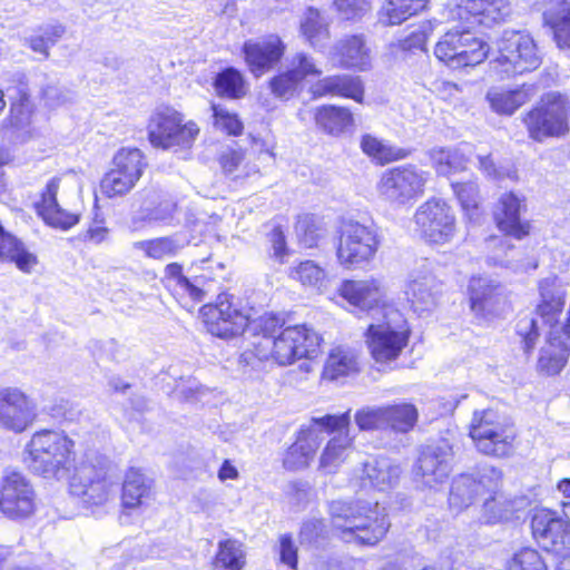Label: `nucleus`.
Instances as JSON below:
<instances>
[{"label": "nucleus", "instance_id": "nucleus-9", "mask_svg": "<svg viewBox=\"0 0 570 570\" xmlns=\"http://www.w3.org/2000/svg\"><path fill=\"white\" fill-rule=\"evenodd\" d=\"M147 130L154 147L175 153L190 148L199 134L197 124L184 122V116L169 106H159L153 111Z\"/></svg>", "mask_w": 570, "mask_h": 570}, {"label": "nucleus", "instance_id": "nucleus-4", "mask_svg": "<svg viewBox=\"0 0 570 570\" xmlns=\"http://www.w3.org/2000/svg\"><path fill=\"white\" fill-rule=\"evenodd\" d=\"M204 309L208 332L222 338L236 336L249 327L261 335L257 338L259 341L267 336H277L276 332L283 326V322L274 314L265 313L252 318L249 314L235 306L226 294L219 295L216 304L207 305Z\"/></svg>", "mask_w": 570, "mask_h": 570}, {"label": "nucleus", "instance_id": "nucleus-20", "mask_svg": "<svg viewBox=\"0 0 570 570\" xmlns=\"http://www.w3.org/2000/svg\"><path fill=\"white\" fill-rule=\"evenodd\" d=\"M338 294L350 305L361 311L381 309L383 314L386 308H393L387 305V289L381 278L344 281L338 288Z\"/></svg>", "mask_w": 570, "mask_h": 570}, {"label": "nucleus", "instance_id": "nucleus-63", "mask_svg": "<svg viewBox=\"0 0 570 570\" xmlns=\"http://www.w3.org/2000/svg\"><path fill=\"white\" fill-rule=\"evenodd\" d=\"M175 213L176 204L166 199L160 202L159 205L149 213V218L151 220L169 224L174 219Z\"/></svg>", "mask_w": 570, "mask_h": 570}, {"label": "nucleus", "instance_id": "nucleus-6", "mask_svg": "<svg viewBox=\"0 0 570 570\" xmlns=\"http://www.w3.org/2000/svg\"><path fill=\"white\" fill-rule=\"evenodd\" d=\"M321 337L306 325L283 328L277 336H267L253 343L254 354L262 361L273 360L281 366L291 365L297 360L313 357Z\"/></svg>", "mask_w": 570, "mask_h": 570}, {"label": "nucleus", "instance_id": "nucleus-16", "mask_svg": "<svg viewBox=\"0 0 570 570\" xmlns=\"http://www.w3.org/2000/svg\"><path fill=\"white\" fill-rule=\"evenodd\" d=\"M562 514L538 509L531 519L532 533L538 544L554 554L570 550V501L562 503Z\"/></svg>", "mask_w": 570, "mask_h": 570}, {"label": "nucleus", "instance_id": "nucleus-10", "mask_svg": "<svg viewBox=\"0 0 570 570\" xmlns=\"http://www.w3.org/2000/svg\"><path fill=\"white\" fill-rule=\"evenodd\" d=\"M570 104L559 92H548L524 116L529 137L542 142L548 138L563 137L569 132Z\"/></svg>", "mask_w": 570, "mask_h": 570}, {"label": "nucleus", "instance_id": "nucleus-37", "mask_svg": "<svg viewBox=\"0 0 570 570\" xmlns=\"http://www.w3.org/2000/svg\"><path fill=\"white\" fill-rule=\"evenodd\" d=\"M533 86H521L514 90L492 88L487 94L491 108L502 115H512L518 108L531 99Z\"/></svg>", "mask_w": 570, "mask_h": 570}, {"label": "nucleus", "instance_id": "nucleus-33", "mask_svg": "<svg viewBox=\"0 0 570 570\" xmlns=\"http://www.w3.org/2000/svg\"><path fill=\"white\" fill-rule=\"evenodd\" d=\"M335 51L345 68L365 71L372 66L371 50L363 36L353 35L341 39L335 46Z\"/></svg>", "mask_w": 570, "mask_h": 570}, {"label": "nucleus", "instance_id": "nucleus-50", "mask_svg": "<svg viewBox=\"0 0 570 570\" xmlns=\"http://www.w3.org/2000/svg\"><path fill=\"white\" fill-rule=\"evenodd\" d=\"M452 189L469 220L478 222L480 218L478 185L474 181L452 183Z\"/></svg>", "mask_w": 570, "mask_h": 570}, {"label": "nucleus", "instance_id": "nucleus-17", "mask_svg": "<svg viewBox=\"0 0 570 570\" xmlns=\"http://www.w3.org/2000/svg\"><path fill=\"white\" fill-rule=\"evenodd\" d=\"M511 13L508 0H455L444 10L450 21L491 26L503 21Z\"/></svg>", "mask_w": 570, "mask_h": 570}, {"label": "nucleus", "instance_id": "nucleus-46", "mask_svg": "<svg viewBox=\"0 0 570 570\" xmlns=\"http://www.w3.org/2000/svg\"><path fill=\"white\" fill-rule=\"evenodd\" d=\"M245 564V553L236 540L220 541L213 562V570H240Z\"/></svg>", "mask_w": 570, "mask_h": 570}, {"label": "nucleus", "instance_id": "nucleus-52", "mask_svg": "<svg viewBox=\"0 0 570 570\" xmlns=\"http://www.w3.org/2000/svg\"><path fill=\"white\" fill-rule=\"evenodd\" d=\"M360 145L364 154L382 164L403 157L400 149H394L383 140L370 134L362 136Z\"/></svg>", "mask_w": 570, "mask_h": 570}, {"label": "nucleus", "instance_id": "nucleus-7", "mask_svg": "<svg viewBox=\"0 0 570 570\" xmlns=\"http://www.w3.org/2000/svg\"><path fill=\"white\" fill-rule=\"evenodd\" d=\"M411 330L404 315L396 308H386L382 318L370 324L366 344L376 363L395 361L406 347Z\"/></svg>", "mask_w": 570, "mask_h": 570}, {"label": "nucleus", "instance_id": "nucleus-13", "mask_svg": "<svg viewBox=\"0 0 570 570\" xmlns=\"http://www.w3.org/2000/svg\"><path fill=\"white\" fill-rule=\"evenodd\" d=\"M469 434L476 449L485 455L502 458L512 452L515 433L500 421L492 409L474 411Z\"/></svg>", "mask_w": 570, "mask_h": 570}, {"label": "nucleus", "instance_id": "nucleus-60", "mask_svg": "<svg viewBox=\"0 0 570 570\" xmlns=\"http://www.w3.org/2000/svg\"><path fill=\"white\" fill-rule=\"evenodd\" d=\"M517 332L523 338L525 352L533 350L539 336L538 320L533 316H524L517 324Z\"/></svg>", "mask_w": 570, "mask_h": 570}, {"label": "nucleus", "instance_id": "nucleus-45", "mask_svg": "<svg viewBox=\"0 0 570 570\" xmlns=\"http://www.w3.org/2000/svg\"><path fill=\"white\" fill-rule=\"evenodd\" d=\"M432 167L439 175L450 176L465 168L466 158L456 148L435 147L430 150Z\"/></svg>", "mask_w": 570, "mask_h": 570}, {"label": "nucleus", "instance_id": "nucleus-58", "mask_svg": "<svg viewBox=\"0 0 570 570\" xmlns=\"http://www.w3.org/2000/svg\"><path fill=\"white\" fill-rule=\"evenodd\" d=\"M461 39V27H455L444 33V36L438 41L434 49L435 57L445 62L448 66L453 59L454 52Z\"/></svg>", "mask_w": 570, "mask_h": 570}, {"label": "nucleus", "instance_id": "nucleus-49", "mask_svg": "<svg viewBox=\"0 0 570 570\" xmlns=\"http://www.w3.org/2000/svg\"><path fill=\"white\" fill-rule=\"evenodd\" d=\"M134 247L150 258L164 259L175 256L184 247V243L173 236L137 242Z\"/></svg>", "mask_w": 570, "mask_h": 570}, {"label": "nucleus", "instance_id": "nucleus-39", "mask_svg": "<svg viewBox=\"0 0 570 570\" xmlns=\"http://www.w3.org/2000/svg\"><path fill=\"white\" fill-rule=\"evenodd\" d=\"M0 259L14 263L16 266L24 273H30L32 267L37 264V257L29 253L16 236L4 230L1 224Z\"/></svg>", "mask_w": 570, "mask_h": 570}, {"label": "nucleus", "instance_id": "nucleus-23", "mask_svg": "<svg viewBox=\"0 0 570 570\" xmlns=\"http://www.w3.org/2000/svg\"><path fill=\"white\" fill-rule=\"evenodd\" d=\"M441 283L426 268L413 271L405 288L412 309L419 316L432 312L439 302Z\"/></svg>", "mask_w": 570, "mask_h": 570}, {"label": "nucleus", "instance_id": "nucleus-35", "mask_svg": "<svg viewBox=\"0 0 570 570\" xmlns=\"http://www.w3.org/2000/svg\"><path fill=\"white\" fill-rule=\"evenodd\" d=\"M6 121L22 140L30 139L37 134L33 107L26 92H21L20 99L11 104L10 115Z\"/></svg>", "mask_w": 570, "mask_h": 570}, {"label": "nucleus", "instance_id": "nucleus-31", "mask_svg": "<svg viewBox=\"0 0 570 570\" xmlns=\"http://www.w3.org/2000/svg\"><path fill=\"white\" fill-rule=\"evenodd\" d=\"M471 28H473V26L470 23H465V26L461 27V39L449 67L455 69L476 66L488 57L489 49L487 43L475 37L471 32Z\"/></svg>", "mask_w": 570, "mask_h": 570}, {"label": "nucleus", "instance_id": "nucleus-32", "mask_svg": "<svg viewBox=\"0 0 570 570\" xmlns=\"http://www.w3.org/2000/svg\"><path fill=\"white\" fill-rule=\"evenodd\" d=\"M541 302L538 304L535 314L542 320V323L553 326L564 306V292L557 285L556 277H547L539 284Z\"/></svg>", "mask_w": 570, "mask_h": 570}, {"label": "nucleus", "instance_id": "nucleus-18", "mask_svg": "<svg viewBox=\"0 0 570 570\" xmlns=\"http://www.w3.org/2000/svg\"><path fill=\"white\" fill-rule=\"evenodd\" d=\"M35 508V492L30 482L17 471H6L0 488V511L10 519L30 515Z\"/></svg>", "mask_w": 570, "mask_h": 570}, {"label": "nucleus", "instance_id": "nucleus-41", "mask_svg": "<svg viewBox=\"0 0 570 570\" xmlns=\"http://www.w3.org/2000/svg\"><path fill=\"white\" fill-rule=\"evenodd\" d=\"M301 33L313 48H322L330 39L328 21L322 12L309 7L301 20Z\"/></svg>", "mask_w": 570, "mask_h": 570}, {"label": "nucleus", "instance_id": "nucleus-1", "mask_svg": "<svg viewBox=\"0 0 570 570\" xmlns=\"http://www.w3.org/2000/svg\"><path fill=\"white\" fill-rule=\"evenodd\" d=\"M328 514L337 537L357 546H376L391 527L384 507L362 499L333 500L328 503Z\"/></svg>", "mask_w": 570, "mask_h": 570}, {"label": "nucleus", "instance_id": "nucleus-2", "mask_svg": "<svg viewBox=\"0 0 570 570\" xmlns=\"http://www.w3.org/2000/svg\"><path fill=\"white\" fill-rule=\"evenodd\" d=\"M23 463L35 474L48 480H69L79 462L75 442L62 430L35 432L23 449Z\"/></svg>", "mask_w": 570, "mask_h": 570}, {"label": "nucleus", "instance_id": "nucleus-26", "mask_svg": "<svg viewBox=\"0 0 570 570\" xmlns=\"http://www.w3.org/2000/svg\"><path fill=\"white\" fill-rule=\"evenodd\" d=\"M321 431L311 422L307 428H302L297 440L288 448L283 464L288 470H302L309 465L322 442Z\"/></svg>", "mask_w": 570, "mask_h": 570}, {"label": "nucleus", "instance_id": "nucleus-3", "mask_svg": "<svg viewBox=\"0 0 570 570\" xmlns=\"http://www.w3.org/2000/svg\"><path fill=\"white\" fill-rule=\"evenodd\" d=\"M502 472L488 464L479 465L469 473H462L452 481L449 495L450 507L462 510L483 501V508L491 518L502 517L503 510L498 508L503 495L500 493Z\"/></svg>", "mask_w": 570, "mask_h": 570}, {"label": "nucleus", "instance_id": "nucleus-53", "mask_svg": "<svg viewBox=\"0 0 570 570\" xmlns=\"http://www.w3.org/2000/svg\"><path fill=\"white\" fill-rule=\"evenodd\" d=\"M289 275L302 285L318 289L325 286L326 283V272L313 261L301 262L291 269Z\"/></svg>", "mask_w": 570, "mask_h": 570}, {"label": "nucleus", "instance_id": "nucleus-15", "mask_svg": "<svg viewBox=\"0 0 570 570\" xmlns=\"http://www.w3.org/2000/svg\"><path fill=\"white\" fill-rule=\"evenodd\" d=\"M416 232L428 243L444 245L456 234V219L451 206L440 198L420 205L414 214Z\"/></svg>", "mask_w": 570, "mask_h": 570}, {"label": "nucleus", "instance_id": "nucleus-42", "mask_svg": "<svg viewBox=\"0 0 570 570\" xmlns=\"http://www.w3.org/2000/svg\"><path fill=\"white\" fill-rule=\"evenodd\" d=\"M419 419L415 405L401 402L385 405V430L404 434L413 430Z\"/></svg>", "mask_w": 570, "mask_h": 570}, {"label": "nucleus", "instance_id": "nucleus-12", "mask_svg": "<svg viewBox=\"0 0 570 570\" xmlns=\"http://www.w3.org/2000/svg\"><path fill=\"white\" fill-rule=\"evenodd\" d=\"M430 173L414 165L385 170L376 185L380 197L393 206H405L423 196Z\"/></svg>", "mask_w": 570, "mask_h": 570}, {"label": "nucleus", "instance_id": "nucleus-64", "mask_svg": "<svg viewBox=\"0 0 570 570\" xmlns=\"http://www.w3.org/2000/svg\"><path fill=\"white\" fill-rule=\"evenodd\" d=\"M243 159L244 157L242 151L230 149L222 154L220 165L225 174L233 175L242 164Z\"/></svg>", "mask_w": 570, "mask_h": 570}, {"label": "nucleus", "instance_id": "nucleus-22", "mask_svg": "<svg viewBox=\"0 0 570 570\" xmlns=\"http://www.w3.org/2000/svg\"><path fill=\"white\" fill-rule=\"evenodd\" d=\"M452 458L446 443L424 448L414 469L415 478L429 488L443 483L451 472Z\"/></svg>", "mask_w": 570, "mask_h": 570}, {"label": "nucleus", "instance_id": "nucleus-5", "mask_svg": "<svg viewBox=\"0 0 570 570\" xmlns=\"http://www.w3.org/2000/svg\"><path fill=\"white\" fill-rule=\"evenodd\" d=\"M71 493L81 497L83 502L101 505L116 493L118 478L112 472L109 459L98 452L88 451L72 472Z\"/></svg>", "mask_w": 570, "mask_h": 570}, {"label": "nucleus", "instance_id": "nucleus-24", "mask_svg": "<svg viewBox=\"0 0 570 570\" xmlns=\"http://www.w3.org/2000/svg\"><path fill=\"white\" fill-rule=\"evenodd\" d=\"M245 61L255 77L273 68L284 55V45L277 36L262 40H249L243 46Z\"/></svg>", "mask_w": 570, "mask_h": 570}, {"label": "nucleus", "instance_id": "nucleus-27", "mask_svg": "<svg viewBox=\"0 0 570 570\" xmlns=\"http://www.w3.org/2000/svg\"><path fill=\"white\" fill-rule=\"evenodd\" d=\"M468 292L471 311L481 317L495 313L503 299L500 284L489 277L473 276Z\"/></svg>", "mask_w": 570, "mask_h": 570}, {"label": "nucleus", "instance_id": "nucleus-62", "mask_svg": "<svg viewBox=\"0 0 570 570\" xmlns=\"http://www.w3.org/2000/svg\"><path fill=\"white\" fill-rule=\"evenodd\" d=\"M279 558L284 564L292 569L296 568L297 548L291 534L285 533L279 537Z\"/></svg>", "mask_w": 570, "mask_h": 570}, {"label": "nucleus", "instance_id": "nucleus-54", "mask_svg": "<svg viewBox=\"0 0 570 570\" xmlns=\"http://www.w3.org/2000/svg\"><path fill=\"white\" fill-rule=\"evenodd\" d=\"M138 180L120 174L116 168H111L101 179L100 189L109 198L121 196L131 190Z\"/></svg>", "mask_w": 570, "mask_h": 570}, {"label": "nucleus", "instance_id": "nucleus-36", "mask_svg": "<svg viewBox=\"0 0 570 570\" xmlns=\"http://www.w3.org/2000/svg\"><path fill=\"white\" fill-rule=\"evenodd\" d=\"M360 371L356 354L343 347L332 350L325 362L322 377L326 381H340L353 376Z\"/></svg>", "mask_w": 570, "mask_h": 570}, {"label": "nucleus", "instance_id": "nucleus-38", "mask_svg": "<svg viewBox=\"0 0 570 570\" xmlns=\"http://www.w3.org/2000/svg\"><path fill=\"white\" fill-rule=\"evenodd\" d=\"M153 481L139 469L130 468L122 483V504L125 508L135 509L144 504L151 494Z\"/></svg>", "mask_w": 570, "mask_h": 570}, {"label": "nucleus", "instance_id": "nucleus-61", "mask_svg": "<svg viewBox=\"0 0 570 570\" xmlns=\"http://www.w3.org/2000/svg\"><path fill=\"white\" fill-rule=\"evenodd\" d=\"M487 247L490 250H493V255L491 259L495 265L505 264L504 257L508 254V250L513 248V245L507 239L505 236H490L487 239Z\"/></svg>", "mask_w": 570, "mask_h": 570}, {"label": "nucleus", "instance_id": "nucleus-57", "mask_svg": "<svg viewBox=\"0 0 570 570\" xmlns=\"http://www.w3.org/2000/svg\"><path fill=\"white\" fill-rule=\"evenodd\" d=\"M214 125L216 128L232 136H238L243 131V124L236 114L229 112L222 106L213 105Z\"/></svg>", "mask_w": 570, "mask_h": 570}, {"label": "nucleus", "instance_id": "nucleus-43", "mask_svg": "<svg viewBox=\"0 0 570 570\" xmlns=\"http://www.w3.org/2000/svg\"><path fill=\"white\" fill-rule=\"evenodd\" d=\"M315 121L324 131L340 135L353 125V115L347 108L328 105L316 110Z\"/></svg>", "mask_w": 570, "mask_h": 570}, {"label": "nucleus", "instance_id": "nucleus-56", "mask_svg": "<svg viewBox=\"0 0 570 570\" xmlns=\"http://www.w3.org/2000/svg\"><path fill=\"white\" fill-rule=\"evenodd\" d=\"M507 570H548L540 553L530 548L515 552L507 564Z\"/></svg>", "mask_w": 570, "mask_h": 570}, {"label": "nucleus", "instance_id": "nucleus-8", "mask_svg": "<svg viewBox=\"0 0 570 570\" xmlns=\"http://www.w3.org/2000/svg\"><path fill=\"white\" fill-rule=\"evenodd\" d=\"M492 69L507 77L537 69L541 63L533 38L522 31L504 30L493 48Z\"/></svg>", "mask_w": 570, "mask_h": 570}, {"label": "nucleus", "instance_id": "nucleus-47", "mask_svg": "<svg viewBox=\"0 0 570 570\" xmlns=\"http://www.w3.org/2000/svg\"><path fill=\"white\" fill-rule=\"evenodd\" d=\"M214 87L218 96L229 99H239L246 95L245 79L235 68H226L217 73Z\"/></svg>", "mask_w": 570, "mask_h": 570}, {"label": "nucleus", "instance_id": "nucleus-51", "mask_svg": "<svg viewBox=\"0 0 570 570\" xmlns=\"http://www.w3.org/2000/svg\"><path fill=\"white\" fill-rule=\"evenodd\" d=\"M299 243L306 248L317 246L325 235V228L321 219L314 215L301 216L295 226Z\"/></svg>", "mask_w": 570, "mask_h": 570}, {"label": "nucleus", "instance_id": "nucleus-11", "mask_svg": "<svg viewBox=\"0 0 570 570\" xmlns=\"http://www.w3.org/2000/svg\"><path fill=\"white\" fill-rule=\"evenodd\" d=\"M380 247L377 227L346 220L340 228L336 257L347 269L358 268L374 259Z\"/></svg>", "mask_w": 570, "mask_h": 570}, {"label": "nucleus", "instance_id": "nucleus-14", "mask_svg": "<svg viewBox=\"0 0 570 570\" xmlns=\"http://www.w3.org/2000/svg\"><path fill=\"white\" fill-rule=\"evenodd\" d=\"M350 413L348 410L340 415L326 414L312 419L316 428H324L327 433L337 432L328 440L320 456L318 469L324 473H335L353 451L354 439L348 430Z\"/></svg>", "mask_w": 570, "mask_h": 570}, {"label": "nucleus", "instance_id": "nucleus-25", "mask_svg": "<svg viewBox=\"0 0 570 570\" xmlns=\"http://www.w3.org/2000/svg\"><path fill=\"white\" fill-rule=\"evenodd\" d=\"M524 207V199L514 193H505L500 197L494 210V219L498 228L505 236L522 239L530 233V224L520 218V213Z\"/></svg>", "mask_w": 570, "mask_h": 570}, {"label": "nucleus", "instance_id": "nucleus-34", "mask_svg": "<svg viewBox=\"0 0 570 570\" xmlns=\"http://www.w3.org/2000/svg\"><path fill=\"white\" fill-rule=\"evenodd\" d=\"M400 474V466L387 458H370L362 469V479L380 491L394 487Z\"/></svg>", "mask_w": 570, "mask_h": 570}, {"label": "nucleus", "instance_id": "nucleus-59", "mask_svg": "<svg viewBox=\"0 0 570 570\" xmlns=\"http://www.w3.org/2000/svg\"><path fill=\"white\" fill-rule=\"evenodd\" d=\"M334 6L343 19H361L371 10L370 0H334Z\"/></svg>", "mask_w": 570, "mask_h": 570}, {"label": "nucleus", "instance_id": "nucleus-55", "mask_svg": "<svg viewBox=\"0 0 570 570\" xmlns=\"http://www.w3.org/2000/svg\"><path fill=\"white\" fill-rule=\"evenodd\" d=\"M354 421L361 431L385 430V405L363 406L355 412Z\"/></svg>", "mask_w": 570, "mask_h": 570}, {"label": "nucleus", "instance_id": "nucleus-19", "mask_svg": "<svg viewBox=\"0 0 570 570\" xmlns=\"http://www.w3.org/2000/svg\"><path fill=\"white\" fill-rule=\"evenodd\" d=\"M321 73L322 70L313 57L297 52L289 59L288 68L269 80V89L276 98L289 100L302 90L304 79L318 77Z\"/></svg>", "mask_w": 570, "mask_h": 570}, {"label": "nucleus", "instance_id": "nucleus-44", "mask_svg": "<svg viewBox=\"0 0 570 570\" xmlns=\"http://www.w3.org/2000/svg\"><path fill=\"white\" fill-rule=\"evenodd\" d=\"M428 0H389L380 12V21L384 24H400L413 14L423 10Z\"/></svg>", "mask_w": 570, "mask_h": 570}, {"label": "nucleus", "instance_id": "nucleus-30", "mask_svg": "<svg viewBox=\"0 0 570 570\" xmlns=\"http://www.w3.org/2000/svg\"><path fill=\"white\" fill-rule=\"evenodd\" d=\"M163 282L179 302L186 299L202 302L204 299L203 278H188L183 273V266L178 263H170L166 266Z\"/></svg>", "mask_w": 570, "mask_h": 570}, {"label": "nucleus", "instance_id": "nucleus-28", "mask_svg": "<svg viewBox=\"0 0 570 570\" xmlns=\"http://www.w3.org/2000/svg\"><path fill=\"white\" fill-rule=\"evenodd\" d=\"M309 91L314 98L338 96L356 102L363 101L364 87L360 77L351 75H334L324 77L313 83Z\"/></svg>", "mask_w": 570, "mask_h": 570}, {"label": "nucleus", "instance_id": "nucleus-21", "mask_svg": "<svg viewBox=\"0 0 570 570\" xmlns=\"http://www.w3.org/2000/svg\"><path fill=\"white\" fill-rule=\"evenodd\" d=\"M36 416L33 402L17 387L0 389V426L23 432Z\"/></svg>", "mask_w": 570, "mask_h": 570}, {"label": "nucleus", "instance_id": "nucleus-48", "mask_svg": "<svg viewBox=\"0 0 570 570\" xmlns=\"http://www.w3.org/2000/svg\"><path fill=\"white\" fill-rule=\"evenodd\" d=\"M112 167L120 174L139 180L146 163L142 153L138 148H121L114 156Z\"/></svg>", "mask_w": 570, "mask_h": 570}, {"label": "nucleus", "instance_id": "nucleus-29", "mask_svg": "<svg viewBox=\"0 0 570 570\" xmlns=\"http://www.w3.org/2000/svg\"><path fill=\"white\" fill-rule=\"evenodd\" d=\"M60 178H51L41 194V200L37 204L39 215L43 220L56 228L68 229L78 223V216L62 209L57 203V193Z\"/></svg>", "mask_w": 570, "mask_h": 570}, {"label": "nucleus", "instance_id": "nucleus-40", "mask_svg": "<svg viewBox=\"0 0 570 570\" xmlns=\"http://www.w3.org/2000/svg\"><path fill=\"white\" fill-rule=\"evenodd\" d=\"M544 21L553 31L560 49H570V0H558L543 13Z\"/></svg>", "mask_w": 570, "mask_h": 570}]
</instances>
